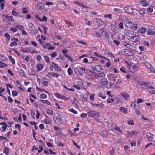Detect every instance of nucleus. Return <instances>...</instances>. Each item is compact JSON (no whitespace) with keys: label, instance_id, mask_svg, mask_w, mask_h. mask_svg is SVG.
I'll use <instances>...</instances> for the list:
<instances>
[{"label":"nucleus","instance_id":"f257e3e1","mask_svg":"<svg viewBox=\"0 0 155 155\" xmlns=\"http://www.w3.org/2000/svg\"><path fill=\"white\" fill-rule=\"evenodd\" d=\"M87 114L89 117L94 118H96L100 115V113L99 112H96L95 110H90L87 112Z\"/></svg>","mask_w":155,"mask_h":155},{"label":"nucleus","instance_id":"f03ea898","mask_svg":"<svg viewBox=\"0 0 155 155\" xmlns=\"http://www.w3.org/2000/svg\"><path fill=\"white\" fill-rule=\"evenodd\" d=\"M54 120L58 124H61L63 122L62 119L58 113H56V117L55 118H54Z\"/></svg>","mask_w":155,"mask_h":155},{"label":"nucleus","instance_id":"7ed1b4c3","mask_svg":"<svg viewBox=\"0 0 155 155\" xmlns=\"http://www.w3.org/2000/svg\"><path fill=\"white\" fill-rule=\"evenodd\" d=\"M128 39L131 41L136 42L140 41L141 40V38L138 35H134L131 37V38H129Z\"/></svg>","mask_w":155,"mask_h":155},{"label":"nucleus","instance_id":"20e7f679","mask_svg":"<svg viewBox=\"0 0 155 155\" xmlns=\"http://www.w3.org/2000/svg\"><path fill=\"white\" fill-rule=\"evenodd\" d=\"M95 78L98 80L101 79L102 78H104L105 76V74L104 72L98 71L97 73L94 74Z\"/></svg>","mask_w":155,"mask_h":155},{"label":"nucleus","instance_id":"39448f33","mask_svg":"<svg viewBox=\"0 0 155 155\" xmlns=\"http://www.w3.org/2000/svg\"><path fill=\"white\" fill-rule=\"evenodd\" d=\"M124 32L126 36H128L129 38H131V37L134 35L135 34H136L135 32L128 30H125Z\"/></svg>","mask_w":155,"mask_h":155},{"label":"nucleus","instance_id":"423d86ee","mask_svg":"<svg viewBox=\"0 0 155 155\" xmlns=\"http://www.w3.org/2000/svg\"><path fill=\"white\" fill-rule=\"evenodd\" d=\"M125 12L129 14H132L133 13V9L130 6H128L124 8Z\"/></svg>","mask_w":155,"mask_h":155},{"label":"nucleus","instance_id":"0eeeda50","mask_svg":"<svg viewBox=\"0 0 155 155\" xmlns=\"http://www.w3.org/2000/svg\"><path fill=\"white\" fill-rule=\"evenodd\" d=\"M101 31L102 36H104L107 38H108L109 37V33L106 29H101Z\"/></svg>","mask_w":155,"mask_h":155},{"label":"nucleus","instance_id":"6e6552de","mask_svg":"<svg viewBox=\"0 0 155 155\" xmlns=\"http://www.w3.org/2000/svg\"><path fill=\"white\" fill-rule=\"evenodd\" d=\"M126 27L130 28L132 29L133 30H136L138 26L137 24H136L135 25L132 22L129 25H126Z\"/></svg>","mask_w":155,"mask_h":155},{"label":"nucleus","instance_id":"1a4fd4ad","mask_svg":"<svg viewBox=\"0 0 155 155\" xmlns=\"http://www.w3.org/2000/svg\"><path fill=\"white\" fill-rule=\"evenodd\" d=\"M91 104L93 106H96L97 107L102 108L104 107V104L102 103L98 104H96L91 103Z\"/></svg>","mask_w":155,"mask_h":155},{"label":"nucleus","instance_id":"9d476101","mask_svg":"<svg viewBox=\"0 0 155 155\" xmlns=\"http://www.w3.org/2000/svg\"><path fill=\"white\" fill-rule=\"evenodd\" d=\"M52 63L54 65V68L55 70L56 71L60 72L62 70V69L61 67L59 66L58 65V64L55 63H54L53 62H52Z\"/></svg>","mask_w":155,"mask_h":155},{"label":"nucleus","instance_id":"9b49d317","mask_svg":"<svg viewBox=\"0 0 155 155\" xmlns=\"http://www.w3.org/2000/svg\"><path fill=\"white\" fill-rule=\"evenodd\" d=\"M44 4L41 2H38L37 3V7L41 11L43 9V7H44Z\"/></svg>","mask_w":155,"mask_h":155},{"label":"nucleus","instance_id":"f8f14e48","mask_svg":"<svg viewBox=\"0 0 155 155\" xmlns=\"http://www.w3.org/2000/svg\"><path fill=\"white\" fill-rule=\"evenodd\" d=\"M102 81L101 82V84L104 86H106V85H107L108 81L107 79L106 78H103L101 79Z\"/></svg>","mask_w":155,"mask_h":155},{"label":"nucleus","instance_id":"ddd939ff","mask_svg":"<svg viewBox=\"0 0 155 155\" xmlns=\"http://www.w3.org/2000/svg\"><path fill=\"white\" fill-rule=\"evenodd\" d=\"M110 27L112 31L114 32H116L117 30L118 29V28L114 24H111Z\"/></svg>","mask_w":155,"mask_h":155},{"label":"nucleus","instance_id":"4468645a","mask_svg":"<svg viewBox=\"0 0 155 155\" xmlns=\"http://www.w3.org/2000/svg\"><path fill=\"white\" fill-rule=\"evenodd\" d=\"M146 137L150 140H152L153 137V135L150 133H147L146 135Z\"/></svg>","mask_w":155,"mask_h":155},{"label":"nucleus","instance_id":"2eb2a0df","mask_svg":"<svg viewBox=\"0 0 155 155\" xmlns=\"http://www.w3.org/2000/svg\"><path fill=\"white\" fill-rule=\"evenodd\" d=\"M100 135L103 137H107L108 136V133L105 131H103L101 132L100 133Z\"/></svg>","mask_w":155,"mask_h":155},{"label":"nucleus","instance_id":"dca6fc26","mask_svg":"<svg viewBox=\"0 0 155 155\" xmlns=\"http://www.w3.org/2000/svg\"><path fill=\"white\" fill-rule=\"evenodd\" d=\"M135 111V113L139 115L140 114V107L139 105L134 108Z\"/></svg>","mask_w":155,"mask_h":155},{"label":"nucleus","instance_id":"f3484780","mask_svg":"<svg viewBox=\"0 0 155 155\" xmlns=\"http://www.w3.org/2000/svg\"><path fill=\"white\" fill-rule=\"evenodd\" d=\"M96 22L97 25L99 27L101 26L104 24V22L102 21L99 18L96 19Z\"/></svg>","mask_w":155,"mask_h":155},{"label":"nucleus","instance_id":"a211bd4d","mask_svg":"<svg viewBox=\"0 0 155 155\" xmlns=\"http://www.w3.org/2000/svg\"><path fill=\"white\" fill-rule=\"evenodd\" d=\"M0 125H2V128L3 129V131H5L6 128L7 127V124L5 122H2L0 123Z\"/></svg>","mask_w":155,"mask_h":155},{"label":"nucleus","instance_id":"6ab92c4d","mask_svg":"<svg viewBox=\"0 0 155 155\" xmlns=\"http://www.w3.org/2000/svg\"><path fill=\"white\" fill-rule=\"evenodd\" d=\"M103 52L106 54L109 55L110 57H112L113 58H115V57L114 56L112 53L110 51L106 50H103Z\"/></svg>","mask_w":155,"mask_h":155},{"label":"nucleus","instance_id":"aec40b11","mask_svg":"<svg viewBox=\"0 0 155 155\" xmlns=\"http://www.w3.org/2000/svg\"><path fill=\"white\" fill-rule=\"evenodd\" d=\"M140 3L142 4V6L144 7L148 6L149 5L148 2L146 1V0H141Z\"/></svg>","mask_w":155,"mask_h":155},{"label":"nucleus","instance_id":"412c9836","mask_svg":"<svg viewBox=\"0 0 155 155\" xmlns=\"http://www.w3.org/2000/svg\"><path fill=\"white\" fill-rule=\"evenodd\" d=\"M135 133V132H134L133 131L128 132L126 134V136L127 137H130L131 136L134 135H135L136 134Z\"/></svg>","mask_w":155,"mask_h":155},{"label":"nucleus","instance_id":"4be33fe9","mask_svg":"<svg viewBox=\"0 0 155 155\" xmlns=\"http://www.w3.org/2000/svg\"><path fill=\"white\" fill-rule=\"evenodd\" d=\"M55 95L57 98H60L61 99H66V97L64 95H62L59 94H56Z\"/></svg>","mask_w":155,"mask_h":155},{"label":"nucleus","instance_id":"5701e85b","mask_svg":"<svg viewBox=\"0 0 155 155\" xmlns=\"http://www.w3.org/2000/svg\"><path fill=\"white\" fill-rule=\"evenodd\" d=\"M5 18H6V20L8 21H11L14 22V20L13 19V17L12 16H8L7 15H6L5 16Z\"/></svg>","mask_w":155,"mask_h":155},{"label":"nucleus","instance_id":"b1692460","mask_svg":"<svg viewBox=\"0 0 155 155\" xmlns=\"http://www.w3.org/2000/svg\"><path fill=\"white\" fill-rule=\"evenodd\" d=\"M43 65L41 64H39L37 66V68L38 70L39 71H41L43 68Z\"/></svg>","mask_w":155,"mask_h":155},{"label":"nucleus","instance_id":"393cba45","mask_svg":"<svg viewBox=\"0 0 155 155\" xmlns=\"http://www.w3.org/2000/svg\"><path fill=\"white\" fill-rule=\"evenodd\" d=\"M147 82L143 81H138L137 83L140 86H145Z\"/></svg>","mask_w":155,"mask_h":155},{"label":"nucleus","instance_id":"a878e982","mask_svg":"<svg viewBox=\"0 0 155 155\" xmlns=\"http://www.w3.org/2000/svg\"><path fill=\"white\" fill-rule=\"evenodd\" d=\"M98 96L104 99H105L106 98V96L102 92H99L98 94Z\"/></svg>","mask_w":155,"mask_h":155},{"label":"nucleus","instance_id":"bb28decb","mask_svg":"<svg viewBox=\"0 0 155 155\" xmlns=\"http://www.w3.org/2000/svg\"><path fill=\"white\" fill-rule=\"evenodd\" d=\"M146 31V28L144 27H142L140 29L139 31L141 33H144Z\"/></svg>","mask_w":155,"mask_h":155},{"label":"nucleus","instance_id":"cd10ccee","mask_svg":"<svg viewBox=\"0 0 155 155\" xmlns=\"http://www.w3.org/2000/svg\"><path fill=\"white\" fill-rule=\"evenodd\" d=\"M3 152L6 155H8L9 153V150L8 148L5 147L4 149Z\"/></svg>","mask_w":155,"mask_h":155},{"label":"nucleus","instance_id":"c85d7f7f","mask_svg":"<svg viewBox=\"0 0 155 155\" xmlns=\"http://www.w3.org/2000/svg\"><path fill=\"white\" fill-rule=\"evenodd\" d=\"M147 33L149 35H154L155 34V32L151 29H149L147 32Z\"/></svg>","mask_w":155,"mask_h":155},{"label":"nucleus","instance_id":"c756f323","mask_svg":"<svg viewBox=\"0 0 155 155\" xmlns=\"http://www.w3.org/2000/svg\"><path fill=\"white\" fill-rule=\"evenodd\" d=\"M121 112L124 113L125 114L127 113V110L125 108L120 107L119 108Z\"/></svg>","mask_w":155,"mask_h":155},{"label":"nucleus","instance_id":"7c9ffc66","mask_svg":"<svg viewBox=\"0 0 155 155\" xmlns=\"http://www.w3.org/2000/svg\"><path fill=\"white\" fill-rule=\"evenodd\" d=\"M20 50L25 53H27L29 51L27 48H23L21 47L20 49Z\"/></svg>","mask_w":155,"mask_h":155},{"label":"nucleus","instance_id":"2f4dec72","mask_svg":"<svg viewBox=\"0 0 155 155\" xmlns=\"http://www.w3.org/2000/svg\"><path fill=\"white\" fill-rule=\"evenodd\" d=\"M137 104L136 101H134L131 103V107L134 108L137 106Z\"/></svg>","mask_w":155,"mask_h":155},{"label":"nucleus","instance_id":"473e14b6","mask_svg":"<svg viewBox=\"0 0 155 155\" xmlns=\"http://www.w3.org/2000/svg\"><path fill=\"white\" fill-rule=\"evenodd\" d=\"M5 91V88H3V89H2L1 90V91H0V96L1 97H3L5 101H7L6 97L5 96H4L3 95L1 94V93H2L3 92H4Z\"/></svg>","mask_w":155,"mask_h":155},{"label":"nucleus","instance_id":"72a5a7b5","mask_svg":"<svg viewBox=\"0 0 155 155\" xmlns=\"http://www.w3.org/2000/svg\"><path fill=\"white\" fill-rule=\"evenodd\" d=\"M131 22H132L128 19H126L124 22L125 25L126 26V25H129Z\"/></svg>","mask_w":155,"mask_h":155},{"label":"nucleus","instance_id":"f704fd0d","mask_svg":"<svg viewBox=\"0 0 155 155\" xmlns=\"http://www.w3.org/2000/svg\"><path fill=\"white\" fill-rule=\"evenodd\" d=\"M80 69L82 71H84L85 73L87 74L88 73V71L85 67H81Z\"/></svg>","mask_w":155,"mask_h":155},{"label":"nucleus","instance_id":"c9c22d12","mask_svg":"<svg viewBox=\"0 0 155 155\" xmlns=\"http://www.w3.org/2000/svg\"><path fill=\"white\" fill-rule=\"evenodd\" d=\"M16 28L22 31L24 29V27L23 25H19L16 26Z\"/></svg>","mask_w":155,"mask_h":155},{"label":"nucleus","instance_id":"e433bc0d","mask_svg":"<svg viewBox=\"0 0 155 155\" xmlns=\"http://www.w3.org/2000/svg\"><path fill=\"white\" fill-rule=\"evenodd\" d=\"M40 101L42 103H44L45 104H47L48 105H50L51 104L50 102L47 100H41Z\"/></svg>","mask_w":155,"mask_h":155},{"label":"nucleus","instance_id":"4c0bfd02","mask_svg":"<svg viewBox=\"0 0 155 155\" xmlns=\"http://www.w3.org/2000/svg\"><path fill=\"white\" fill-rule=\"evenodd\" d=\"M59 75L57 73L54 72H52V76L53 77H56L57 78H58Z\"/></svg>","mask_w":155,"mask_h":155},{"label":"nucleus","instance_id":"58836bf2","mask_svg":"<svg viewBox=\"0 0 155 155\" xmlns=\"http://www.w3.org/2000/svg\"><path fill=\"white\" fill-rule=\"evenodd\" d=\"M9 58L13 64H15V61L14 59L11 56H9Z\"/></svg>","mask_w":155,"mask_h":155},{"label":"nucleus","instance_id":"ea45409f","mask_svg":"<svg viewBox=\"0 0 155 155\" xmlns=\"http://www.w3.org/2000/svg\"><path fill=\"white\" fill-rule=\"evenodd\" d=\"M137 66L136 65H134L132 66V70H133L132 71V72H134L136 71L137 70Z\"/></svg>","mask_w":155,"mask_h":155},{"label":"nucleus","instance_id":"a19ab883","mask_svg":"<svg viewBox=\"0 0 155 155\" xmlns=\"http://www.w3.org/2000/svg\"><path fill=\"white\" fill-rule=\"evenodd\" d=\"M91 68L93 70H96L97 71V68H101V67L99 65H96L95 67L94 66H92L91 67Z\"/></svg>","mask_w":155,"mask_h":155},{"label":"nucleus","instance_id":"79ce46f5","mask_svg":"<svg viewBox=\"0 0 155 155\" xmlns=\"http://www.w3.org/2000/svg\"><path fill=\"white\" fill-rule=\"evenodd\" d=\"M46 113L49 115H51L53 114V112L51 110L47 109L46 110Z\"/></svg>","mask_w":155,"mask_h":155},{"label":"nucleus","instance_id":"37998d69","mask_svg":"<svg viewBox=\"0 0 155 155\" xmlns=\"http://www.w3.org/2000/svg\"><path fill=\"white\" fill-rule=\"evenodd\" d=\"M105 18H108L109 19H112V15L111 14H108L104 15Z\"/></svg>","mask_w":155,"mask_h":155},{"label":"nucleus","instance_id":"c03bdc74","mask_svg":"<svg viewBox=\"0 0 155 155\" xmlns=\"http://www.w3.org/2000/svg\"><path fill=\"white\" fill-rule=\"evenodd\" d=\"M114 100V99L112 97H110L107 99V101L109 103H111L113 102Z\"/></svg>","mask_w":155,"mask_h":155},{"label":"nucleus","instance_id":"a18cd8bd","mask_svg":"<svg viewBox=\"0 0 155 155\" xmlns=\"http://www.w3.org/2000/svg\"><path fill=\"white\" fill-rule=\"evenodd\" d=\"M72 72L73 71L71 68H69L68 69V73L69 75H71L72 74Z\"/></svg>","mask_w":155,"mask_h":155},{"label":"nucleus","instance_id":"49530a36","mask_svg":"<svg viewBox=\"0 0 155 155\" xmlns=\"http://www.w3.org/2000/svg\"><path fill=\"white\" fill-rule=\"evenodd\" d=\"M122 96L126 100L129 97V95L127 94H123Z\"/></svg>","mask_w":155,"mask_h":155},{"label":"nucleus","instance_id":"de8ad7c7","mask_svg":"<svg viewBox=\"0 0 155 155\" xmlns=\"http://www.w3.org/2000/svg\"><path fill=\"white\" fill-rule=\"evenodd\" d=\"M5 36L6 38V39L8 40H9L10 39V35L8 33H6L5 34Z\"/></svg>","mask_w":155,"mask_h":155},{"label":"nucleus","instance_id":"09e8293b","mask_svg":"<svg viewBox=\"0 0 155 155\" xmlns=\"http://www.w3.org/2000/svg\"><path fill=\"white\" fill-rule=\"evenodd\" d=\"M147 11L148 12H152L153 11V7L151 6L147 8Z\"/></svg>","mask_w":155,"mask_h":155},{"label":"nucleus","instance_id":"8fccbe9b","mask_svg":"<svg viewBox=\"0 0 155 155\" xmlns=\"http://www.w3.org/2000/svg\"><path fill=\"white\" fill-rule=\"evenodd\" d=\"M86 132V134L88 135H91L93 134L92 131L90 129L87 130Z\"/></svg>","mask_w":155,"mask_h":155},{"label":"nucleus","instance_id":"3c124183","mask_svg":"<svg viewBox=\"0 0 155 155\" xmlns=\"http://www.w3.org/2000/svg\"><path fill=\"white\" fill-rule=\"evenodd\" d=\"M12 94L14 96H17L18 95V92L15 91H12Z\"/></svg>","mask_w":155,"mask_h":155},{"label":"nucleus","instance_id":"603ef678","mask_svg":"<svg viewBox=\"0 0 155 155\" xmlns=\"http://www.w3.org/2000/svg\"><path fill=\"white\" fill-rule=\"evenodd\" d=\"M69 111L74 113L75 114H78V112L76 110H74L73 108H71L69 110Z\"/></svg>","mask_w":155,"mask_h":155},{"label":"nucleus","instance_id":"864d4df0","mask_svg":"<svg viewBox=\"0 0 155 155\" xmlns=\"http://www.w3.org/2000/svg\"><path fill=\"white\" fill-rule=\"evenodd\" d=\"M28 27L31 29L34 28V25L31 22H29L28 23Z\"/></svg>","mask_w":155,"mask_h":155},{"label":"nucleus","instance_id":"5fc2aeb1","mask_svg":"<svg viewBox=\"0 0 155 155\" xmlns=\"http://www.w3.org/2000/svg\"><path fill=\"white\" fill-rule=\"evenodd\" d=\"M17 42L16 41H14L11 43L10 44V46L11 47H12L13 46H16L17 45Z\"/></svg>","mask_w":155,"mask_h":155},{"label":"nucleus","instance_id":"6e6d98bb","mask_svg":"<svg viewBox=\"0 0 155 155\" xmlns=\"http://www.w3.org/2000/svg\"><path fill=\"white\" fill-rule=\"evenodd\" d=\"M145 66L148 69H149L151 67V65L148 62H146L145 63Z\"/></svg>","mask_w":155,"mask_h":155},{"label":"nucleus","instance_id":"4d7b16f0","mask_svg":"<svg viewBox=\"0 0 155 155\" xmlns=\"http://www.w3.org/2000/svg\"><path fill=\"white\" fill-rule=\"evenodd\" d=\"M114 129L115 130L117 131L120 133H122V130L120 128L118 127H115Z\"/></svg>","mask_w":155,"mask_h":155},{"label":"nucleus","instance_id":"13d9d810","mask_svg":"<svg viewBox=\"0 0 155 155\" xmlns=\"http://www.w3.org/2000/svg\"><path fill=\"white\" fill-rule=\"evenodd\" d=\"M44 122L46 124H49L51 121L49 118L45 119Z\"/></svg>","mask_w":155,"mask_h":155},{"label":"nucleus","instance_id":"bf43d9fd","mask_svg":"<svg viewBox=\"0 0 155 155\" xmlns=\"http://www.w3.org/2000/svg\"><path fill=\"white\" fill-rule=\"evenodd\" d=\"M32 29V30L31 31V32L34 33V34H36L38 32V30L34 28Z\"/></svg>","mask_w":155,"mask_h":155},{"label":"nucleus","instance_id":"052dcab7","mask_svg":"<svg viewBox=\"0 0 155 155\" xmlns=\"http://www.w3.org/2000/svg\"><path fill=\"white\" fill-rule=\"evenodd\" d=\"M87 114L82 113L81 114V117L82 118H85L87 116Z\"/></svg>","mask_w":155,"mask_h":155},{"label":"nucleus","instance_id":"680f3d73","mask_svg":"<svg viewBox=\"0 0 155 155\" xmlns=\"http://www.w3.org/2000/svg\"><path fill=\"white\" fill-rule=\"evenodd\" d=\"M80 5L82 7H83L86 8V10H87V11H88V9L89 8L88 7L85 6V5H84V4H83V3H81Z\"/></svg>","mask_w":155,"mask_h":155},{"label":"nucleus","instance_id":"e2e57ef3","mask_svg":"<svg viewBox=\"0 0 155 155\" xmlns=\"http://www.w3.org/2000/svg\"><path fill=\"white\" fill-rule=\"evenodd\" d=\"M44 59H45L46 62L48 63L49 62V59L48 57L47 56H44Z\"/></svg>","mask_w":155,"mask_h":155},{"label":"nucleus","instance_id":"0e129e2a","mask_svg":"<svg viewBox=\"0 0 155 155\" xmlns=\"http://www.w3.org/2000/svg\"><path fill=\"white\" fill-rule=\"evenodd\" d=\"M41 98H45L47 97V96L44 94H41L40 96Z\"/></svg>","mask_w":155,"mask_h":155},{"label":"nucleus","instance_id":"69168bd1","mask_svg":"<svg viewBox=\"0 0 155 155\" xmlns=\"http://www.w3.org/2000/svg\"><path fill=\"white\" fill-rule=\"evenodd\" d=\"M52 72H50L48 73L46 76L47 77L51 79L52 78Z\"/></svg>","mask_w":155,"mask_h":155},{"label":"nucleus","instance_id":"338daca9","mask_svg":"<svg viewBox=\"0 0 155 155\" xmlns=\"http://www.w3.org/2000/svg\"><path fill=\"white\" fill-rule=\"evenodd\" d=\"M13 50L15 51V53L18 56H20V57H21V56H22V54L20 53L19 52L16 51L15 49H14Z\"/></svg>","mask_w":155,"mask_h":155},{"label":"nucleus","instance_id":"774afa93","mask_svg":"<svg viewBox=\"0 0 155 155\" xmlns=\"http://www.w3.org/2000/svg\"><path fill=\"white\" fill-rule=\"evenodd\" d=\"M20 74L21 76L23 77H25V74L24 71L22 70H21L20 72Z\"/></svg>","mask_w":155,"mask_h":155}]
</instances>
